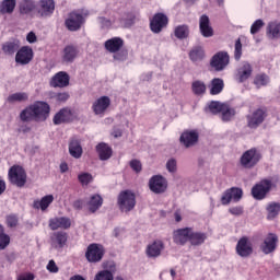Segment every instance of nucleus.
<instances>
[{"label": "nucleus", "mask_w": 280, "mask_h": 280, "mask_svg": "<svg viewBox=\"0 0 280 280\" xmlns=\"http://www.w3.org/2000/svg\"><path fill=\"white\" fill-rule=\"evenodd\" d=\"M51 113V106L45 101H36L33 104L26 106L20 113V119L24 124H30V121H36L42 124L49 119V114Z\"/></svg>", "instance_id": "nucleus-1"}, {"label": "nucleus", "mask_w": 280, "mask_h": 280, "mask_svg": "<svg viewBox=\"0 0 280 280\" xmlns=\"http://www.w3.org/2000/svg\"><path fill=\"white\" fill-rule=\"evenodd\" d=\"M88 16L89 10H73L68 14V19L65 21V26L69 32H79V30H82V25L86 23Z\"/></svg>", "instance_id": "nucleus-2"}, {"label": "nucleus", "mask_w": 280, "mask_h": 280, "mask_svg": "<svg viewBox=\"0 0 280 280\" xmlns=\"http://www.w3.org/2000/svg\"><path fill=\"white\" fill-rule=\"evenodd\" d=\"M117 206L121 213H130L137 207V195L130 190H121L117 197Z\"/></svg>", "instance_id": "nucleus-3"}, {"label": "nucleus", "mask_w": 280, "mask_h": 280, "mask_svg": "<svg viewBox=\"0 0 280 280\" xmlns=\"http://www.w3.org/2000/svg\"><path fill=\"white\" fill-rule=\"evenodd\" d=\"M8 180L11 185L23 189L27 185V172L19 164H14L8 171Z\"/></svg>", "instance_id": "nucleus-4"}, {"label": "nucleus", "mask_w": 280, "mask_h": 280, "mask_svg": "<svg viewBox=\"0 0 280 280\" xmlns=\"http://www.w3.org/2000/svg\"><path fill=\"white\" fill-rule=\"evenodd\" d=\"M261 159H264L261 151L257 148H250L242 154L240 164L244 170H253V167L259 165Z\"/></svg>", "instance_id": "nucleus-5"}, {"label": "nucleus", "mask_w": 280, "mask_h": 280, "mask_svg": "<svg viewBox=\"0 0 280 280\" xmlns=\"http://www.w3.org/2000/svg\"><path fill=\"white\" fill-rule=\"evenodd\" d=\"M268 117V108L262 106L253 110L249 115L246 116L247 128L250 130H257L266 121Z\"/></svg>", "instance_id": "nucleus-6"}, {"label": "nucleus", "mask_w": 280, "mask_h": 280, "mask_svg": "<svg viewBox=\"0 0 280 280\" xmlns=\"http://www.w3.org/2000/svg\"><path fill=\"white\" fill-rule=\"evenodd\" d=\"M106 255L104 245L97 243H91L85 250V259L89 264H100Z\"/></svg>", "instance_id": "nucleus-7"}, {"label": "nucleus", "mask_w": 280, "mask_h": 280, "mask_svg": "<svg viewBox=\"0 0 280 280\" xmlns=\"http://www.w3.org/2000/svg\"><path fill=\"white\" fill-rule=\"evenodd\" d=\"M272 189V180L261 179L252 187V196L254 200H266L268 194Z\"/></svg>", "instance_id": "nucleus-8"}, {"label": "nucleus", "mask_w": 280, "mask_h": 280, "mask_svg": "<svg viewBox=\"0 0 280 280\" xmlns=\"http://www.w3.org/2000/svg\"><path fill=\"white\" fill-rule=\"evenodd\" d=\"M56 12V1L54 0H39L36 3V16L39 19H49Z\"/></svg>", "instance_id": "nucleus-9"}, {"label": "nucleus", "mask_w": 280, "mask_h": 280, "mask_svg": "<svg viewBox=\"0 0 280 280\" xmlns=\"http://www.w3.org/2000/svg\"><path fill=\"white\" fill-rule=\"evenodd\" d=\"M170 25V18L165 13H155L150 20V30L153 34H161Z\"/></svg>", "instance_id": "nucleus-10"}, {"label": "nucleus", "mask_w": 280, "mask_h": 280, "mask_svg": "<svg viewBox=\"0 0 280 280\" xmlns=\"http://www.w3.org/2000/svg\"><path fill=\"white\" fill-rule=\"evenodd\" d=\"M230 61H231V58L229 56V52L219 51L212 56L210 60V67L214 71H224L226 67H229Z\"/></svg>", "instance_id": "nucleus-11"}, {"label": "nucleus", "mask_w": 280, "mask_h": 280, "mask_svg": "<svg viewBox=\"0 0 280 280\" xmlns=\"http://www.w3.org/2000/svg\"><path fill=\"white\" fill-rule=\"evenodd\" d=\"M104 270L96 273L94 280H114L115 272H117V265L115 261L109 260L103 262Z\"/></svg>", "instance_id": "nucleus-12"}, {"label": "nucleus", "mask_w": 280, "mask_h": 280, "mask_svg": "<svg viewBox=\"0 0 280 280\" xmlns=\"http://www.w3.org/2000/svg\"><path fill=\"white\" fill-rule=\"evenodd\" d=\"M244 196V190L242 188L232 187L226 189L221 197V205L226 207V205H231V200L234 202H240L242 197Z\"/></svg>", "instance_id": "nucleus-13"}, {"label": "nucleus", "mask_w": 280, "mask_h": 280, "mask_svg": "<svg viewBox=\"0 0 280 280\" xmlns=\"http://www.w3.org/2000/svg\"><path fill=\"white\" fill-rule=\"evenodd\" d=\"M34 60V50L30 46H22L18 49L15 54V62L16 65H30V62Z\"/></svg>", "instance_id": "nucleus-14"}, {"label": "nucleus", "mask_w": 280, "mask_h": 280, "mask_svg": "<svg viewBox=\"0 0 280 280\" xmlns=\"http://www.w3.org/2000/svg\"><path fill=\"white\" fill-rule=\"evenodd\" d=\"M149 188L153 194H165L167 191V179L162 175H154L149 180Z\"/></svg>", "instance_id": "nucleus-15"}, {"label": "nucleus", "mask_w": 280, "mask_h": 280, "mask_svg": "<svg viewBox=\"0 0 280 280\" xmlns=\"http://www.w3.org/2000/svg\"><path fill=\"white\" fill-rule=\"evenodd\" d=\"M74 118L73 110L70 107H63L55 114L52 124H55V126H60L61 124H71Z\"/></svg>", "instance_id": "nucleus-16"}, {"label": "nucleus", "mask_w": 280, "mask_h": 280, "mask_svg": "<svg viewBox=\"0 0 280 280\" xmlns=\"http://www.w3.org/2000/svg\"><path fill=\"white\" fill-rule=\"evenodd\" d=\"M48 226L50 231H58V229L68 231L71 229V219L69 217H55L49 219Z\"/></svg>", "instance_id": "nucleus-17"}, {"label": "nucleus", "mask_w": 280, "mask_h": 280, "mask_svg": "<svg viewBox=\"0 0 280 280\" xmlns=\"http://www.w3.org/2000/svg\"><path fill=\"white\" fill-rule=\"evenodd\" d=\"M277 244H279V236L275 233H269L260 245V250L265 255H270V253H275L277 250Z\"/></svg>", "instance_id": "nucleus-18"}, {"label": "nucleus", "mask_w": 280, "mask_h": 280, "mask_svg": "<svg viewBox=\"0 0 280 280\" xmlns=\"http://www.w3.org/2000/svg\"><path fill=\"white\" fill-rule=\"evenodd\" d=\"M236 254L238 257H250L253 255V243L248 241V237L243 236L236 244Z\"/></svg>", "instance_id": "nucleus-19"}, {"label": "nucleus", "mask_w": 280, "mask_h": 280, "mask_svg": "<svg viewBox=\"0 0 280 280\" xmlns=\"http://www.w3.org/2000/svg\"><path fill=\"white\" fill-rule=\"evenodd\" d=\"M191 235V228H182L173 232V242L177 246H185L189 242Z\"/></svg>", "instance_id": "nucleus-20"}, {"label": "nucleus", "mask_w": 280, "mask_h": 280, "mask_svg": "<svg viewBox=\"0 0 280 280\" xmlns=\"http://www.w3.org/2000/svg\"><path fill=\"white\" fill-rule=\"evenodd\" d=\"M79 54H80V50L78 49V46L68 45L62 50L61 62L63 65H71L72 62L75 61V58H78Z\"/></svg>", "instance_id": "nucleus-21"}, {"label": "nucleus", "mask_w": 280, "mask_h": 280, "mask_svg": "<svg viewBox=\"0 0 280 280\" xmlns=\"http://www.w3.org/2000/svg\"><path fill=\"white\" fill-rule=\"evenodd\" d=\"M70 80L71 78L69 77V73L59 71L51 78L50 86L54 89H65L66 86H69Z\"/></svg>", "instance_id": "nucleus-22"}, {"label": "nucleus", "mask_w": 280, "mask_h": 280, "mask_svg": "<svg viewBox=\"0 0 280 280\" xmlns=\"http://www.w3.org/2000/svg\"><path fill=\"white\" fill-rule=\"evenodd\" d=\"M199 137L200 136L198 135V131L186 130L180 135L179 141L186 148H192V145H196L198 143Z\"/></svg>", "instance_id": "nucleus-23"}, {"label": "nucleus", "mask_w": 280, "mask_h": 280, "mask_svg": "<svg viewBox=\"0 0 280 280\" xmlns=\"http://www.w3.org/2000/svg\"><path fill=\"white\" fill-rule=\"evenodd\" d=\"M18 10L21 16H32L36 14V1L35 0H22L19 2Z\"/></svg>", "instance_id": "nucleus-24"}, {"label": "nucleus", "mask_w": 280, "mask_h": 280, "mask_svg": "<svg viewBox=\"0 0 280 280\" xmlns=\"http://www.w3.org/2000/svg\"><path fill=\"white\" fill-rule=\"evenodd\" d=\"M19 49H21V40L19 39H11V40L4 42L1 45L2 54L4 56H9L10 58H12V56H14V54H16Z\"/></svg>", "instance_id": "nucleus-25"}, {"label": "nucleus", "mask_w": 280, "mask_h": 280, "mask_svg": "<svg viewBox=\"0 0 280 280\" xmlns=\"http://www.w3.org/2000/svg\"><path fill=\"white\" fill-rule=\"evenodd\" d=\"M110 106V97L108 96H101L96 100L92 105V110L94 115H104L106 109Z\"/></svg>", "instance_id": "nucleus-26"}, {"label": "nucleus", "mask_w": 280, "mask_h": 280, "mask_svg": "<svg viewBox=\"0 0 280 280\" xmlns=\"http://www.w3.org/2000/svg\"><path fill=\"white\" fill-rule=\"evenodd\" d=\"M210 20L208 15H201L199 19V30L203 38H211L213 36V27H211Z\"/></svg>", "instance_id": "nucleus-27"}, {"label": "nucleus", "mask_w": 280, "mask_h": 280, "mask_svg": "<svg viewBox=\"0 0 280 280\" xmlns=\"http://www.w3.org/2000/svg\"><path fill=\"white\" fill-rule=\"evenodd\" d=\"M69 240V234L65 231H58L51 234L50 242L56 248H65Z\"/></svg>", "instance_id": "nucleus-28"}, {"label": "nucleus", "mask_w": 280, "mask_h": 280, "mask_svg": "<svg viewBox=\"0 0 280 280\" xmlns=\"http://www.w3.org/2000/svg\"><path fill=\"white\" fill-rule=\"evenodd\" d=\"M250 75H253V66H250V63L245 61L237 69L236 80L240 83L246 82V80H248V78H250Z\"/></svg>", "instance_id": "nucleus-29"}, {"label": "nucleus", "mask_w": 280, "mask_h": 280, "mask_svg": "<svg viewBox=\"0 0 280 280\" xmlns=\"http://www.w3.org/2000/svg\"><path fill=\"white\" fill-rule=\"evenodd\" d=\"M104 47L109 54H117L124 47V40L121 37H112L105 42Z\"/></svg>", "instance_id": "nucleus-30"}, {"label": "nucleus", "mask_w": 280, "mask_h": 280, "mask_svg": "<svg viewBox=\"0 0 280 280\" xmlns=\"http://www.w3.org/2000/svg\"><path fill=\"white\" fill-rule=\"evenodd\" d=\"M69 154L72 159H82L84 150L82 149V143L78 139H71L69 142Z\"/></svg>", "instance_id": "nucleus-31"}, {"label": "nucleus", "mask_w": 280, "mask_h": 280, "mask_svg": "<svg viewBox=\"0 0 280 280\" xmlns=\"http://www.w3.org/2000/svg\"><path fill=\"white\" fill-rule=\"evenodd\" d=\"M207 233L205 232H196L194 228H190V238L189 244L191 246H202L205 242H207Z\"/></svg>", "instance_id": "nucleus-32"}, {"label": "nucleus", "mask_w": 280, "mask_h": 280, "mask_svg": "<svg viewBox=\"0 0 280 280\" xmlns=\"http://www.w3.org/2000/svg\"><path fill=\"white\" fill-rule=\"evenodd\" d=\"M163 248H165V244H163V241H154L153 243L148 245L147 255L149 257H160Z\"/></svg>", "instance_id": "nucleus-33"}, {"label": "nucleus", "mask_w": 280, "mask_h": 280, "mask_svg": "<svg viewBox=\"0 0 280 280\" xmlns=\"http://www.w3.org/2000/svg\"><path fill=\"white\" fill-rule=\"evenodd\" d=\"M96 152L101 161H108L113 156V149L104 142L96 145Z\"/></svg>", "instance_id": "nucleus-34"}, {"label": "nucleus", "mask_w": 280, "mask_h": 280, "mask_svg": "<svg viewBox=\"0 0 280 280\" xmlns=\"http://www.w3.org/2000/svg\"><path fill=\"white\" fill-rule=\"evenodd\" d=\"M102 205H104V198L97 194L92 195L88 201L90 213H96L98 209H102Z\"/></svg>", "instance_id": "nucleus-35"}, {"label": "nucleus", "mask_w": 280, "mask_h": 280, "mask_svg": "<svg viewBox=\"0 0 280 280\" xmlns=\"http://www.w3.org/2000/svg\"><path fill=\"white\" fill-rule=\"evenodd\" d=\"M210 95H220L224 91V80L214 78L209 84Z\"/></svg>", "instance_id": "nucleus-36"}, {"label": "nucleus", "mask_w": 280, "mask_h": 280, "mask_svg": "<svg viewBox=\"0 0 280 280\" xmlns=\"http://www.w3.org/2000/svg\"><path fill=\"white\" fill-rule=\"evenodd\" d=\"M51 202H54V195H46L40 200H35L33 202V207L34 209H40L42 211H47Z\"/></svg>", "instance_id": "nucleus-37"}, {"label": "nucleus", "mask_w": 280, "mask_h": 280, "mask_svg": "<svg viewBox=\"0 0 280 280\" xmlns=\"http://www.w3.org/2000/svg\"><path fill=\"white\" fill-rule=\"evenodd\" d=\"M16 8V0H3L0 3V14H12Z\"/></svg>", "instance_id": "nucleus-38"}, {"label": "nucleus", "mask_w": 280, "mask_h": 280, "mask_svg": "<svg viewBox=\"0 0 280 280\" xmlns=\"http://www.w3.org/2000/svg\"><path fill=\"white\" fill-rule=\"evenodd\" d=\"M174 36H176L178 40H185L186 38H189V25L182 24L176 26L174 30Z\"/></svg>", "instance_id": "nucleus-39"}, {"label": "nucleus", "mask_w": 280, "mask_h": 280, "mask_svg": "<svg viewBox=\"0 0 280 280\" xmlns=\"http://www.w3.org/2000/svg\"><path fill=\"white\" fill-rule=\"evenodd\" d=\"M189 59L191 60V62H200V60L205 59V49H202V47L200 46L194 47L189 51Z\"/></svg>", "instance_id": "nucleus-40"}, {"label": "nucleus", "mask_w": 280, "mask_h": 280, "mask_svg": "<svg viewBox=\"0 0 280 280\" xmlns=\"http://www.w3.org/2000/svg\"><path fill=\"white\" fill-rule=\"evenodd\" d=\"M191 91L194 95H205L207 93V84H205V81H194L191 83Z\"/></svg>", "instance_id": "nucleus-41"}, {"label": "nucleus", "mask_w": 280, "mask_h": 280, "mask_svg": "<svg viewBox=\"0 0 280 280\" xmlns=\"http://www.w3.org/2000/svg\"><path fill=\"white\" fill-rule=\"evenodd\" d=\"M267 220H275V218H277V215H279L280 213V203L279 202H270L267 206Z\"/></svg>", "instance_id": "nucleus-42"}, {"label": "nucleus", "mask_w": 280, "mask_h": 280, "mask_svg": "<svg viewBox=\"0 0 280 280\" xmlns=\"http://www.w3.org/2000/svg\"><path fill=\"white\" fill-rule=\"evenodd\" d=\"M235 117V108L231 107V105H223V109L221 110V119L223 121H231Z\"/></svg>", "instance_id": "nucleus-43"}, {"label": "nucleus", "mask_w": 280, "mask_h": 280, "mask_svg": "<svg viewBox=\"0 0 280 280\" xmlns=\"http://www.w3.org/2000/svg\"><path fill=\"white\" fill-rule=\"evenodd\" d=\"M267 34L271 38L280 37V22H270L267 26Z\"/></svg>", "instance_id": "nucleus-44"}, {"label": "nucleus", "mask_w": 280, "mask_h": 280, "mask_svg": "<svg viewBox=\"0 0 280 280\" xmlns=\"http://www.w3.org/2000/svg\"><path fill=\"white\" fill-rule=\"evenodd\" d=\"M10 246V235L5 233V228L0 224V250H5Z\"/></svg>", "instance_id": "nucleus-45"}, {"label": "nucleus", "mask_w": 280, "mask_h": 280, "mask_svg": "<svg viewBox=\"0 0 280 280\" xmlns=\"http://www.w3.org/2000/svg\"><path fill=\"white\" fill-rule=\"evenodd\" d=\"M27 100H30V95L25 92H18L8 96L10 104H14V102H27Z\"/></svg>", "instance_id": "nucleus-46"}, {"label": "nucleus", "mask_w": 280, "mask_h": 280, "mask_svg": "<svg viewBox=\"0 0 280 280\" xmlns=\"http://www.w3.org/2000/svg\"><path fill=\"white\" fill-rule=\"evenodd\" d=\"M270 82V77L266 73L257 74L254 79V84L259 89L261 86H268Z\"/></svg>", "instance_id": "nucleus-47"}, {"label": "nucleus", "mask_w": 280, "mask_h": 280, "mask_svg": "<svg viewBox=\"0 0 280 280\" xmlns=\"http://www.w3.org/2000/svg\"><path fill=\"white\" fill-rule=\"evenodd\" d=\"M5 224L8 229H16V226H19V214H8L5 217Z\"/></svg>", "instance_id": "nucleus-48"}, {"label": "nucleus", "mask_w": 280, "mask_h": 280, "mask_svg": "<svg viewBox=\"0 0 280 280\" xmlns=\"http://www.w3.org/2000/svg\"><path fill=\"white\" fill-rule=\"evenodd\" d=\"M78 180L82 187H86L93 182V175L91 173H81L78 175Z\"/></svg>", "instance_id": "nucleus-49"}, {"label": "nucleus", "mask_w": 280, "mask_h": 280, "mask_svg": "<svg viewBox=\"0 0 280 280\" xmlns=\"http://www.w3.org/2000/svg\"><path fill=\"white\" fill-rule=\"evenodd\" d=\"M225 104L226 103H220L218 101H212L209 104V110H210V113H212V115H218L219 113H222Z\"/></svg>", "instance_id": "nucleus-50"}, {"label": "nucleus", "mask_w": 280, "mask_h": 280, "mask_svg": "<svg viewBox=\"0 0 280 280\" xmlns=\"http://www.w3.org/2000/svg\"><path fill=\"white\" fill-rule=\"evenodd\" d=\"M264 25H266V23H264V20H256L250 26V34H258Z\"/></svg>", "instance_id": "nucleus-51"}, {"label": "nucleus", "mask_w": 280, "mask_h": 280, "mask_svg": "<svg viewBox=\"0 0 280 280\" xmlns=\"http://www.w3.org/2000/svg\"><path fill=\"white\" fill-rule=\"evenodd\" d=\"M235 60H241L242 58V39L237 38L235 42V50H234Z\"/></svg>", "instance_id": "nucleus-52"}, {"label": "nucleus", "mask_w": 280, "mask_h": 280, "mask_svg": "<svg viewBox=\"0 0 280 280\" xmlns=\"http://www.w3.org/2000/svg\"><path fill=\"white\" fill-rule=\"evenodd\" d=\"M129 165H130L131 170H132L133 172H136V174L141 173V170H143V166H142V164H141V161H139V160H131V161L129 162Z\"/></svg>", "instance_id": "nucleus-53"}, {"label": "nucleus", "mask_w": 280, "mask_h": 280, "mask_svg": "<svg viewBox=\"0 0 280 280\" xmlns=\"http://www.w3.org/2000/svg\"><path fill=\"white\" fill-rule=\"evenodd\" d=\"M166 170L167 172H170L171 174H174L177 170V163H176V160L175 159H170L167 162H166Z\"/></svg>", "instance_id": "nucleus-54"}, {"label": "nucleus", "mask_w": 280, "mask_h": 280, "mask_svg": "<svg viewBox=\"0 0 280 280\" xmlns=\"http://www.w3.org/2000/svg\"><path fill=\"white\" fill-rule=\"evenodd\" d=\"M229 213H231V215H242L244 213V207H232L229 209Z\"/></svg>", "instance_id": "nucleus-55"}, {"label": "nucleus", "mask_w": 280, "mask_h": 280, "mask_svg": "<svg viewBox=\"0 0 280 280\" xmlns=\"http://www.w3.org/2000/svg\"><path fill=\"white\" fill-rule=\"evenodd\" d=\"M36 279V276L32 272H24L16 277V280H34Z\"/></svg>", "instance_id": "nucleus-56"}, {"label": "nucleus", "mask_w": 280, "mask_h": 280, "mask_svg": "<svg viewBox=\"0 0 280 280\" xmlns=\"http://www.w3.org/2000/svg\"><path fill=\"white\" fill-rule=\"evenodd\" d=\"M46 268H47L48 272H52L54 275H56V272H58V270H59L58 265H56L55 260H49Z\"/></svg>", "instance_id": "nucleus-57"}, {"label": "nucleus", "mask_w": 280, "mask_h": 280, "mask_svg": "<svg viewBox=\"0 0 280 280\" xmlns=\"http://www.w3.org/2000/svg\"><path fill=\"white\" fill-rule=\"evenodd\" d=\"M73 209H75V211H82L83 207H84V201L79 199L73 201L72 203Z\"/></svg>", "instance_id": "nucleus-58"}, {"label": "nucleus", "mask_w": 280, "mask_h": 280, "mask_svg": "<svg viewBox=\"0 0 280 280\" xmlns=\"http://www.w3.org/2000/svg\"><path fill=\"white\" fill-rule=\"evenodd\" d=\"M56 100L57 102H67V100H69V93L67 92L58 93L56 95Z\"/></svg>", "instance_id": "nucleus-59"}, {"label": "nucleus", "mask_w": 280, "mask_h": 280, "mask_svg": "<svg viewBox=\"0 0 280 280\" xmlns=\"http://www.w3.org/2000/svg\"><path fill=\"white\" fill-rule=\"evenodd\" d=\"M26 40H27V43L34 44V43H36V40H38V37H36V33L30 32L26 35Z\"/></svg>", "instance_id": "nucleus-60"}, {"label": "nucleus", "mask_w": 280, "mask_h": 280, "mask_svg": "<svg viewBox=\"0 0 280 280\" xmlns=\"http://www.w3.org/2000/svg\"><path fill=\"white\" fill-rule=\"evenodd\" d=\"M100 21L103 27H110L112 25L110 20L106 18H100Z\"/></svg>", "instance_id": "nucleus-61"}, {"label": "nucleus", "mask_w": 280, "mask_h": 280, "mask_svg": "<svg viewBox=\"0 0 280 280\" xmlns=\"http://www.w3.org/2000/svg\"><path fill=\"white\" fill-rule=\"evenodd\" d=\"M112 135L115 139H119V137H121L124 135V131L121 129L116 128L113 130Z\"/></svg>", "instance_id": "nucleus-62"}, {"label": "nucleus", "mask_w": 280, "mask_h": 280, "mask_svg": "<svg viewBox=\"0 0 280 280\" xmlns=\"http://www.w3.org/2000/svg\"><path fill=\"white\" fill-rule=\"evenodd\" d=\"M7 186H5V180L0 177V196L5 192Z\"/></svg>", "instance_id": "nucleus-63"}, {"label": "nucleus", "mask_w": 280, "mask_h": 280, "mask_svg": "<svg viewBox=\"0 0 280 280\" xmlns=\"http://www.w3.org/2000/svg\"><path fill=\"white\" fill-rule=\"evenodd\" d=\"M60 172H61V174H65L66 172H69V164H67V162H62L60 164Z\"/></svg>", "instance_id": "nucleus-64"}]
</instances>
